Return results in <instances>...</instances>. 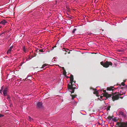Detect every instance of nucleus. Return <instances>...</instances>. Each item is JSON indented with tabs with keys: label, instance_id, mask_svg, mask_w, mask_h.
<instances>
[{
	"label": "nucleus",
	"instance_id": "obj_32",
	"mask_svg": "<svg viewBox=\"0 0 127 127\" xmlns=\"http://www.w3.org/2000/svg\"><path fill=\"white\" fill-rule=\"evenodd\" d=\"M36 55L35 54H34V56H32L31 57V59L32 58H33L35 57Z\"/></svg>",
	"mask_w": 127,
	"mask_h": 127
},
{
	"label": "nucleus",
	"instance_id": "obj_19",
	"mask_svg": "<svg viewBox=\"0 0 127 127\" xmlns=\"http://www.w3.org/2000/svg\"><path fill=\"white\" fill-rule=\"evenodd\" d=\"M112 120L114 121H115V122H117V121H118V120L117 119V118L115 117L113 119H112Z\"/></svg>",
	"mask_w": 127,
	"mask_h": 127
},
{
	"label": "nucleus",
	"instance_id": "obj_48",
	"mask_svg": "<svg viewBox=\"0 0 127 127\" xmlns=\"http://www.w3.org/2000/svg\"><path fill=\"white\" fill-rule=\"evenodd\" d=\"M1 27L2 26H1L0 25V28H1Z\"/></svg>",
	"mask_w": 127,
	"mask_h": 127
},
{
	"label": "nucleus",
	"instance_id": "obj_26",
	"mask_svg": "<svg viewBox=\"0 0 127 127\" xmlns=\"http://www.w3.org/2000/svg\"><path fill=\"white\" fill-rule=\"evenodd\" d=\"M8 101L9 102V103L10 104H11V105H12V103L11 102V99L9 100Z\"/></svg>",
	"mask_w": 127,
	"mask_h": 127
},
{
	"label": "nucleus",
	"instance_id": "obj_41",
	"mask_svg": "<svg viewBox=\"0 0 127 127\" xmlns=\"http://www.w3.org/2000/svg\"><path fill=\"white\" fill-rule=\"evenodd\" d=\"M65 76V77H66L67 78H70V77H68V76H67L66 75V76Z\"/></svg>",
	"mask_w": 127,
	"mask_h": 127
},
{
	"label": "nucleus",
	"instance_id": "obj_29",
	"mask_svg": "<svg viewBox=\"0 0 127 127\" xmlns=\"http://www.w3.org/2000/svg\"><path fill=\"white\" fill-rule=\"evenodd\" d=\"M7 99L8 100H10V97L9 96H8L7 98Z\"/></svg>",
	"mask_w": 127,
	"mask_h": 127
},
{
	"label": "nucleus",
	"instance_id": "obj_40",
	"mask_svg": "<svg viewBox=\"0 0 127 127\" xmlns=\"http://www.w3.org/2000/svg\"><path fill=\"white\" fill-rule=\"evenodd\" d=\"M62 69L63 70V71L64 70H65V69H64V67H62Z\"/></svg>",
	"mask_w": 127,
	"mask_h": 127
},
{
	"label": "nucleus",
	"instance_id": "obj_37",
	"mask_svg": "<svg viewBox=\"0 0 127 127\" xmlns=\"http://www.w3.org/2000/svg\"><path fill=\"white\" fill-rule=\"evenodd\" d=\"M118 51L120 52H121L122 51V50H118Z\"/></svg>",
	"mask_w": 127,
	"mask_h": 127
},
{
	"label": "nucleus",
	"instance_id": "obj_10",
	"mask_svg": "<svg viewBox=\"0 0 127 127\" xmlns=\"http://www.w3.org/2000/svg\"><path fill=\"white\" fill-rule=\"evenodd\" d=\"M114 88L113 87V86H110V87H108L107 88V91H112L113 92L114 90V89H113V88Z\"/></svg>",
	"mask_w": 127,
	"mask_h": 127
},
{
	"label": "nucleus",
	"instance_id": "obj_45",
	"mask_svg": "<svg viewBox=\"0 0 127 127\" xmlns=\"http://www.w3.org/2000/svg\"><path fill=\"white\" fill-rule=\"evenodd\" d=\"M23 64H22V63H21L20 64V66H21L22 65H23Z\"/></svg>",
	"mask_w": 127,
	"mask_h": 127
},
{
	"label": "nucleus",
	"instance_id": "obj_46",
	"mask_svg": "<svg viewBox=\"0 0 127 127\" xmlns=\"http://www.w3.org/2000/svg\"><path fill=\"white\" fill-rule=\"evenodd\" d=\"M123 97H120V98L121 99H122L123 98Z\"/></svg>",
	"mask_w": 127,
	"mask_h": 127
},
{
	"label": "nucleus",
	"instance_id": "obj_58",
	"mask_svg": "<svg viewBox=\"0 0 127 127\" xmlns=\"http://www.w3.org/2000/svg\"><path fill=\"white\" fill-rule=\"evenodd\" d=\"M66 54V53H65V54Z\"/></svg>",
	"mask_w": 127,
	"mask_h": 127
},
{
	"label": "nucleus",
	"instance_id": "obj_4",
	"mask_svg": "<svg viewBox=\"0 0 127 127\" xmlns=\"http://www.w3.org/2000/svg\"><path fill=\"white\" fill-rule=\"evenodd\" d=\"M104 93L103 94V96L106 97V98H108L111 96V94H108L107 92H106V90H103V91Z\"/></svg>",
	"mask_w": 127,
	"mask_h": 127
},
{
	"label": "nucleus",
	"instance_id": "obj_20",
	"mask_svg": "<svg viewBox=\"0 0 127 127\" xmlns=\"http://www.w3.org/2000/svg\"><path fill=\"white\" fill-rule=\"evenodd\" d=\"M31 57L30 58V56H29L28 59H26V61H28L29 60H31Z\"/></svg>",
	"mask_w": 127,
	"mask_h": 127
},
{
	"label": "nucleus",
	"instance_id": "obj_17",
	"mask_svg": "<svg viewBox=\"0 0 127 127\" xmlns=\"http://www.w3.org/2000/svg\"><path fill=\"white\" fill-rule=\"evenodd\" d=\"M70 95L71 96V97H72V99H73L74 98H75V96H76V95H72L71 94H70Z\"/></svg>",
	"mask_w": 127,
	"mask_h": 127
},
{
	"label": "nucleus",
	"instance_id": "obj_50",
	"mask_svg": "<svg viewBox=\"0 0 127 127\" xmlns=\"http://www.w3.org/2000/svg\"><path fill=\"white\" fill-rule=\"evenodd\" d=\"M56 4H57V0H56ZM57 5L56 4V5Z\"/></svg>",
	"mask_w": 127,
	"mask_h": 127
},
{
	"label": "nucleus",
	"instance_id": "obj_7",
	"mask_svg": "<svg viewBox=\"0 0 127 127\" xmlns=\"http://www.w3.org/2000/svg\"><path fill=\"white\" fill-rule=\"evenodd\" d=\"M119 115L120 116H122L123 117H126V114L123 112L122 111H120L118 113Z\"/></svg>",
	"mask_w": 127,
	"mask_h": 127
},
{
	"label": "nucleus",
	"instance_id": "obj_9",
	"mask_svg": "<svg viewBox=\"0 0 127 127\" xmlns=\"http://www.w3.org/2000/svg\"><path fill=\"white\" fill-rule=\"evenodd\" d=\"M8 87H6L3 91V95L4 96H5L6 95L7 92L8 90Z\"/></svg>",
	"mask_w": 127,
	"mask_h": 127
},
{
	"label": "nucleus",
	"instance_id": "obj_23",
	"mask_svg": "<svg viewBox=\"0 0 127 127\" xmlns=\"http://www.w3.org/2000/svg\"><path fill=\"white\" fill-rule=\"evenodd\" d=\"M94 94H96V95L98 94V92L97 91H95L93 93Z\"/></svg>",
	"mask_w": 127,
	"mask_h": 127
},
{
	"label": "nucleus",
	"instance_id": "obj_14",
	"mask_svg": "<svg viewBox=\"0 0 127 127\" xmlns=\"http://www.w3.org/2000/svg\"><path fill=\"white\" fill-rule=\"evenodd\" d=\"M28 120L30 121H33V119L32 118H31L30 116H28Z\"/></svg>",
	"mask_w": 127,
	"mask_h": 127
},
{
	"label": "nucleus",
	"instance_id": "obj_31",
	"mask_svg": "<svg viewBox=\"0 0 127 127\" xmlns=\"http://www.w3.org/2000/svg\"><path fill=\"white\" fill-rule=\"evenodd\" d=\"M36 55L35 54H34V56H32L31 57V59L32 58H33L35 57Z\"/></svg>",
	"mask_w": 127,
	"mask_h": 127
},
{
	"label": "nucleus",
	"instance_id": "obj_52",
	"mask_svg": "<svg viewBox=\"0 0 127 127\" xmlns=\"http://www.w3.org/2000/svg\"><path fill=\"white\" fill-rule=\"evenodd\" d=\"M120 88L121 89H123V87H121Z\"/></svg>",
	"mask_w": 127,
	"mask_h": 127
},
{
	"label": "nucleus",
	"instance_id": "obj_36",
	"mask_svg": "<svg viewBox=\"0 0 127 127\" xmlns=\"http://www.w3.org/2000/svg\"><path fill=\"white\" fill-rule=\"evenodd\" d=\"M110 106L109 107H108L107 108V111H108V110H110Z\"/></svg>",
	"mask_w": 127,
	"mask_h": 127
},
{
	"label": "nucleus",
	"instance_id": "obj_44",
	"mask_svg": "<svg viewBox=\"0 0 127 127\" xmlns=\"http://www.w3.org/2000/svg\"><path fill=\"white\" fill-rule=\"evenodd\" d=\"M3 33V32L2 33H0V36H1V35H2Z\"/></svg>",
	"mask_w": 127,
	"mask_h": 127
},
{
	"label": "nucleus",
	"instance_id": "obj_6",
	"mask_svg": "<svg viewBox=\"0 0 127 127\" xmlns=\"http://www.w3.org/2000/svg\"><path fill=\"white\" fill-rule=\"evenodd\" d=\"M112 99L113 101H114L115 100H118L119 99V97L118 95H112Z\"/></svg>",
	"mask_w": 127,
	"mask_h": 127
},
{
	"label": "nucleus",
	"instance_id": "obj_49",
	"mask_svg": "<svg viewBox=\"0 0 127 127\" xmlns=\"http://www.w3.org/2000/svg\"><path fill=\"white\" fill-rule=\"evenodd\" d=\"M125 88H126L127 89V85L126 86Z\"/></svg>",
	"mask_w": 127,
	"mask_h": 127
},
{
	"label": "nucleus",
	"instance_id": "obj_35",
	"mask_svg": "<svg viewBox=\"0 0 127 127\" xmlns=\"http://www.w3.org/2000/svg\"><path fill=\"white\" fill-rule=\"evenodd\" d=\"M66 8H67V9H68V10H67L68 11H69L70 10H69V9L68 8V7H66Z\"/></svg>",
	"mask_w": 127,
	"mask_h": 127
},
{
	"label": "nucleus",
	"instance_id": "obj_5",
	"mask_svg": "<svg viewBox=\"0 0 127 127\" xmlns=\"http://www.w3.org/2000/svg\"><path fill=\"white\" fill-rule=\"evenodd\" d=\"M42 103V102H38L37 104V107L38 108H42L43 107Z\"/></svg>",
	"mask_w": 127,
	"mask_h": 127
},
{
	"label": "nucleus",
	"instance_id": "obj_30",
	"mask_svg": "<svg viewBox=\"0 0 127 127\" xmlns=\"http://www.w3.org/2000/svg\"><path fill=\"white\" fill-rule=\"evenodd\" d=\"M13 48V46H10V48H9V49H10V50H12V49Z\"/></svg>",
	"mask_w": 127,
	"mask_h": 127
},
{
	"label": "nucleus",
	"instance_id": "obj_56",
	"mask_svg": "<svg viewBox=\"0 0 127 127\" xmlns=\"http://www.w3.org/2000/svg\"><path fill=\"white\" fill-rule=\"evenodd\" d=\"M39 49H37V50H36V51H37V50H38Z\"/></svg>",
	"mask_w": 127,
	"mask_h": 127
},
{
	"label": "nucleus",
	"instance_id": "obj_12",
	"mask_svg": "<svg viewBox=\"0 0 127 127\" xmlns=\"http://www.w3.org/2000/svg\"><path fill=\"white\" fill-rule=\"evenodd\" d=\"M23 50L24 52L25 53H26L27 51H28L27 49L25 48V46L23 47Z\"/></svg>",
	"mask_w": 127,
	"mask_h": 127
},
{
	"label": "nucleus",
	"instance_id": "obj_61",
	"mask_svg": "<svg viewBox=\"0 0 127 127\" xmlns=\"http://www.w3.org/2000/svg\"><path fill=\"white\" fill-rule=\"evenodd\" d=\"M57 28V27H56V28ZM56 30L57 29V28H56Z\"/></svg>",
	"mask_w": 127,
	"mask_h": 127
},
{
	"label": "nucleus",
	"instance_id": "obj_13",
	"mask_svg": "<svg viewBox=\"0 0 127 127\" xmlns=\"http://www.w3.org/2000/svg\"><path fill=\"white\" fill-rule=\"evenodd\" d=\"M11 50H10V49H9L8 50V51L6 53L7 54H11Z\"/></svg>",
	"mask_w": 127,
	"mask_h": 127
},
{
	"label": "nucleus",
	"instance_id": "obj_15",
	"mask_svg": "<svg viewBox=\"0 0 127 127\" xmlns=\"http://www.w3.org/2000/svg\"><path fill=\"white\" fill-rule=\"evenodd\" d=\"M66 71L65 70H64L63 71V74L65 76H66Z\"/></svg>",
	"mask_w": 127,
	"mask_h": 127
},
{
	"label": "nucleus",
	"instance_id": "obj_54",
	"mask_svg": "<svg viewBox=\"0 0 127 127\" xmlns=\"http://www.w3.org/2000/svg\"><path fill=\"white\" fill-rule=\"evenodd\" d=\"M104 100V99H102V100ZM100 101H101L102 100H101V99H100Z\"/></svg>",
	"mask_w": 127,
	"mask_h": 127
},
{
	"label": "nucleus",
	"instance_id": "obj_51",
	"mask_svg": "<svg viewBox=\"0 0 127 127\" xmlns=\"http://www.w3.org/2000/svg\"><path fill=\"white\" fill-rule=\"evenodd\" d=\"M57 18H58L59 19H60L59 18V17L58 16L57 17Z\"/></svg>",
	"mask_w": 127,
	"mask_h": 127
},
{
	"label": "nucleus",
	"instance_id": "obj_42",
	"mask_svg": "<svg viewBox=\"0 0 127 127\" xmlns=\"http://www.w3.org/2000/svg\"><path fill=\"white\" fill-rule=\"evenodd\" d=\"M103 96H100V98L101 99H102V97Z\"/></svg>",
	"mask_w": 127,
	"mask_h": 127
},
{
	"label": "nucleus",
	"instance_id": "obj_21",
	"mask_svg": "<svg viewBox=\"0 0 127 127\" xmlns=\"http://www.w3.org/2000/svg\"><path fill=\"white\" fill-rule=\"evenodd\" d=\"M117 93V92H115V93H112V94L111 95V96L114 95L116 94Z\"/></svg>",
	"mask_w": 127,
	"mask_h": 127
},
{
	"label": "nucleus",
	"instance_id": "obj_39",
	"mask_svg": "<svg viewBox=\"0 0 127 127\" xmlns=\"http://www.w3.org/2000/svg\"><path fill=\"white\" fill-rule=\"evenodd\" d=\"M56 47V46H55L54 47H52V49H51V50H53L54 48L55 47Z\"/></svg>",
	"mask_w": 127,
	"mask_h": 127
},
{
	"label": "nucleus",
	"instance_id": "obj_22",
	"mask_svg": "<svg viewBox=\"0 0 127 127\" xmlns=\"http://www.w3.org/2000/svg\"><path fill=\"white\" fill-rule=\"evenodd\" d=\"M66 18L67 19L70 20L72 18V17L67 16Z\"/></svg>",
	"mask_w": 127,
	"mask_h": 127
},
{
	"label": "nucleus",
	"instance_id": "obj_43",
	"mask_svg": "<svg viewBox=\"0 0 127 127\" xmlns=\"http://www.w3.org/2000/svg\"><path fill=\"white\" fill-rule=\"evenodd\" d=\"M91 89H93V90H96V89H94L93 88H91Z\"/></svg>",
	"mask_w": 127,
	"mask_h": 127
},
{
	"label": "nucleus",
	"instance_id": "obj_59",
	"mask_svg": "<svg viewBox=\"0 0 127 127\" xmlns=\"http://www.w3.org/2000/svg\"><path fill=\"white\" fill-rule=\"evenodd\" d=\"M63 49H64V48H63Z\"/></svg>",
	"mask_w": 127,
	"mask_h": 127
},
{
	"label": "nucleus",
	"instance_id": "obj_16",
	"mask_svg": "<svg viewBox=\"0 0 127 127\" xmlns=\"http://www.w3.org/2000/svg\"><path fill=\"white\" fill-rule=\"evenodd\" d=\"M3 88H4V86H3L1 87V89L0 90V93L1 94L2 93V90H3Z\"/></svg>",
	"mask_w": 127,
	"mask_h": 127
},
{
	"label": "nucleus",
	"instance_id": "obj_27",
	"mask_svg": "<svg viewBox=\"0 0 127 127\" xmlns=\"http://www.w3.org/2000/svg\"><path fill=\"white\" fill-rule=\"evenodd\" d=\"M76 29H73V31L72 32L73 33H74L75 31H76Z\"/></svg>",
	"mask_w": 127,
	"mask_h": 127
},
{
	"label": "nucleus",
	"instance_id": "obj_55",
	"mask_svg": "<svg viewBox=\"0 0 127 127\" xmlns=\"http://www.w3.org/2000/svg\"><path fill=\"white\" fill-rule=\"evenodd\" d=\"M11 105V104H10V106H11V105Z\"/></svg>",
	"mask_w": 127,
	"mask_h": 127
},
{
	"label": "nucleus",
	"instance_id": "obj_2",
	"mask_svg": "<svg viewBox=\"0 0 127 127\" xmlns=\"http://www.w3.org/2000/svg\"><path fill=\"white\" fill-rule=\"evenodd\" d=\"M100 64L105 68H107L109 67L110 65L112 66V63L110 62L107 61L105 63L103 61L101 62L100 63Z\"/></svg>",
	"mask_w": 127,
	"mask_h": 127
},
{
	"label": "nucleus",
	"instance_id": "obj_53",
	"mask_svg": "<svg viewBox=\"0 0 127 127\" xmlns=\"http://www.w3.org/2000/svg\"><path fill=\"white\" fill-rule=\"evenodd\" d=\"M24 58H23V61H24Z\"/></svg>",
	"mask_w": 127,
	"mask_h": 127
},
{
	"label": "nucleus",
	"instance_id": "obj_8",
	"mask_svg": "<svg viewBox=\"0 0 127 127\" xmlns=\"http://www.w3.org/2000/svg\"><path fill=\"white\" fill-rule=\"evenodd\" d=\"M8 22L5 20H3L0 22V25L2 24L3 25H5Z\"/></svg>",
	"mask_w": 127,
	"mask_h": 127
},
{
	"label": "nucleus",
	"instance_id": "obj_33",
	"mask_svg": "<svg viewBox=\"0 0 127 127\" xmlns=\"http://www.w3.org/2000/svg\"><path fill=\"white\" fill-rule=\"evenodd\" d=\"M39 51L41 52H43V49H41V50H39Z\"/></svg>",
	"mask_w": 127,
	"mask_h": 127
},
{
	"label": "nucleus",
	"instance_id": "obj_60",
	"mask_svg": "<svg viewBox=\"0 0 127 127\" xmlns=\"http://www.w3.org/2000/svg\"><path fill=\"white\" fill-rule=\"evenodd\" d=\"M121 86V85H120V86Z\"/></svg>",
	"mask_w": 127,
	"mask_h": 127
},
{
	"label": "nucleus",
	"instance_id": "obj_11",
	"mask_svg": "<svg viewBox=\"0 0 127 127\" xmlns=\"http://www.w3.org/2000/svg\"><path fill=\"white\" fill-rule=\"evenodd\" d=\"M47 67V65L45 64H44L43 65L42 67L41 68H44V69H45V68H46V67Z\"/></svg>",
	"mask_w": 127,
	"mask_h": 127
},
{
	"label": "nucleus",
	"instance_id": "obj_38",
	"mask_svg": "<svg viewBox=\"0 0 127 127\" xmlns=\"http://www.w3.org/2000/svg\"><path fill=\"white\" fill-rule=\"evenodd\" d=\"M26 62V61L25 62H24V61H23V62H22L21 63H22V64H23L24 63H25Z\"/></svg>",
	"mask_w": 127,
	"mask_h": 127
},
{
	"label": "nucleus",
	"instance_id": "obj_24",
	"mask_svg": "<svg viewBox=\"0 0 127 127\" xmlns=\"http://www.w3.org/2000/svg\"><path fill=\"white\" fill-rule=\"evenodd\" d=\"M55 59H56V58L55 57L54 58L52 61V62L53 63L55 62L56 61L55 60Z\"/></svg>",
	"mask_w": 127,
	"mask_h": 127
},
{
	"label": "nucleus",
	"instance_id": "obj_57",
	"mask_svg": "<svg viewBox=\"0 0 127 127\" xmlns=\"http://www.w3.org/2000/svg\"><path fill=\"white\" fill-rule=\"evenodd\" d=\"M107 98H106H106H105V100H106Z\"/></svg>",
	"mask_w": 127,
	"mask_h": 127
},
{
	"label": "nucleus",
	"instance_id": "obj_3",
	"mask_svg": "<svg viewBox=\"0 0 127 127\" xmlns=\"http://www.w3.org/2000/svg\"><path fill=\"white\" fill-rule=\"evenodd\" d=\"M116 125H117L119 127H127V122H117ZM115 127H117L116 126Z\"/></svg>",
	"mask_w": 127,
	"mask_h": 127
},
{
	"label": "nucleus",
	"instance_id": "obj_34",
	"mask_svg": "<svg viewBox=\"0 0 127 127\" xmlns=\"http://www.w3.org/2000/svg\"><path fill=\"white\" fill-rule=\"evenodd\" d=\"M4 115H3L1 114H0V118L1 117H3V116Z\"/></svg>",
	"mask_w": 127,
	"mask_h": 127
},
{
	"label": "nucleus",
	"instance_id": "obj_28",
	"mask_svg": "<svg viewBox=\"0 0 127 127\" xmlns=\"http://www.w3.org/2000/svg\"><path fill=\"white\" fill-rule=\"evenodd\" d=\"M121 84L123 86H124L125 85V84L124 82H122L121 83Z\"/></svg>",
	"mask_w": 127,
	"mask_h": 127
},
{
	"label": "nucleus",
	"instance_id": "obj_47",
	"mask_svg": "<svg viewBox=\"0 0 127 127\" xmlns=\"http://www.w3.org/2000/svg\"><path fill=\"white\" fill-rule=\"evenodd\" d=\"M70 53V51H69L68 53V54H69Z\"/></svg>",
	"mask_w": 127,
	"mask_h": 127
},
{
	"label": "nucleus",
	"instance_id": "obj_1",
	"mask_svg": "<svg viewBox=\"0 0 127 127\" xmlns=\"http://www.w3.org/2000/svg\"><path fill=\"white\" fill-rule=\"evenodd\" d=\"M70 85L69 83L67 85V87L69 91L71 92V94L74 93V89H75L76 86L75 85L73 84V83H75L76 82L75 81H73V76L72 74H70Z\"/></svg>",
	"mask_w": 127,
	"mask_h": 127
},
{
	"label": "nucleus",
	"instance_id": "obj_25",
	"mask_svg": "<svg viewBox=\"0 0 127 127\" xmlns=\"http://www.w3.org/2000/svg\"><path fill=\"white\" fill-rule=\"evenodd\" d=\"M118 93V94H117V95H118V96H119L122 95H123V93H122V94H121L120 93Z\"/></svg>",
	"mask_w": 127,
	"mask_h": 127
},
{
	"label": "nucleus",
	"instance_id": "obj_18",
	"mask_svg": "<svg viewBox=\"0 0 127 127\" xmlns=\"http://www.w3.org/2000/svg\"><path fill=\"white\" fill-rule=\"evenodd\" d=\"M113 116H112V117H111V116H108V117H107V119L110 120H111V119H113Z\"/></svg>",
	"mask_w": 127,
	"mask_h": 127
}]
</instances>
